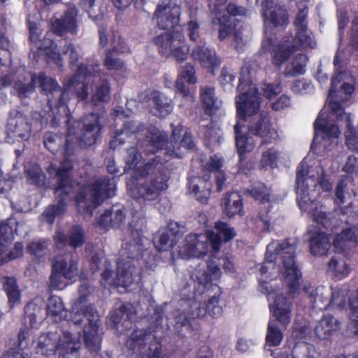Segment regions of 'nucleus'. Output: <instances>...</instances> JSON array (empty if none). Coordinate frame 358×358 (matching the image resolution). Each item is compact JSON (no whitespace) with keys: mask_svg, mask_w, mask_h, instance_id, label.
Instances as JSON below:
<instances>
[{"mask_svg":"<svg viewBox=\"0 0 358 358\" xmlns=\"http://www.w3.org/2000/svg\"><path fill=\"white\" fill-rule=\"evenodd\" d=\"M72 168L71 162L64 160L57 168L53 165L48 167V172L55 175L57 185L55 193L58 198L57 205L49 206L43 213L45 221L52 224L55 217L65 210L66 201L69 199L76 197L80 213L85 210L92 213L94 208L99 206L106 197H112L115 194V182L114 178H103L96 180L93 183L80 188L79 193L76 195L78 185L70 180L69 171Z\"/></svg>","mask_w":358,"mask_h":358,"instance_id":"f257e3e1","label":"nucleus"},{"mask_svg":"<svg viewBox=\"0 0 358 358\" xmlns=\"http://www.w3.org/2000/svg\"><path fill=\"white\" fill-rule=\"evenodd\" d=\"M93 291L88 282L81 283L78 288L79 297L71 308L70 322L83 327L86 347L92 352H97L101 342L99 315L92 305L87 304Z\"/></svg>","mask_w":358,"mask_h":358,"instance_id":"f03ea898","label":"nucleus"},{"mask_svg":"<svg viewBox=\"0 0 358 358\" xmlns=\"http://www.w3.org/2000/svg\"><path fill=\"white\" fill-rule=\"evenodd\" d=\"M137 171L143 177L150 176L131 189L130 194L137 201L141 203L154 201L162 192L168 189L169 170L160 156L150 159L143 166H140Z\"/></svg>","mask_w":358,"mask_h":358,"instance_id":"7ed1b4c3","label":"nucleus"},{"mask_svg":"<svg viewBox=\"0 0 358 358\" xmlns=\"http://www.w3.org/2000/svg\"><path fill=\"white\" fill-rule=\"evenodd\" d=\"M343 127L348 129L345 132L346 143L348 145H355V148L358 150V143H355L357 135L352 125L350 113H319L314 122L315 136L312 147L317 144L318 138L322 140L324 148L332 143H337L341 134L340 129Z\"/></svg>","mask_w":358,"mask_h":358,"instance_id":"20e7f679","label":"nucleus"},{"mask_svg":"<svg viewBox=\"0 0 358 358\" xmlns=\"http://www.w3.org/2000/svg\"><path fill=\"white\" fill-rule=\"evenodd\" d=\"M296 244L286 239L282 243L273 241L266 248L265 258L268 262L278 261L283 272L284 281L289 288L290 294L297 293L302 275L294 260Z\"/></svg>","mask_w":358,"mask_h":358,"instance_id":"39448f33","label":"nucleus"},{"mask_svg":"<svg viewBox=\"0 0 358 358\" xmlns=\"http://www.w3.org/2000/svg\"><path fill=\"white\" fill-rule=\"evenodd\" d=\"M310 167L303 160L299 165L296 171V194L297 202L302 210H308L309 206L315 201L320 194V189L323 191L331 189V185L322 176L315 177L310 174Z\"/></svg>","mask_w":358,"mask_h":358,"instance_id":"423d86ee","label":"nucleus"},{"mask_svg":"<svg viewBox=\"0 0 358 358\" xmlns=\"http://www.w3.org/2000/svg\"><path fill=\"white\" fill-rule=\"evenodd\" d=\"M80 343L68 330L61 334H43L38 339L36 353L49 356L57 354L58 358H78Z\"/></svg>","mask_w":358,"mask_h":358,"instance_id":"0eeeda50","label":"nucleus"},{"mask_svg":"<svg viewBox=\"0 0 358 358\" xmlns=\"http://www.w3.org/2000/svg\"><path fill=\"white\" fill-rule=\"evenodd\" d=\"M98 113H87L81 120L74 121L71 123V113L66 115V124H68V134L66 143L73 141L74 136L81 147L92 145L98 138L101 130Z\"/></svg>","mask_w":358,"mask_h":358,"instance_id":"6e6552de","label":"nucleus"},{"mask_svg":"<svg viewBox=\"0 0 358 358\" xmlns=\"http://www.w3.org/2000/svg\"><path fill=\"white\" fill-rule=\"evenodd\" d=\"M153 42L162 56L173 57L178 62L185 61L191 53L189 46L180 31L164 32L154 38Z\"/></svg>","mask_w":358,"mask_h":358,"instance_id":"1a4fd4ad","label":"nucleus"},{"mask_svg":"<svg viewBox=\"0 0 358 358\" xmlns=\"http://www.w3.org/2000/svg\"><path fill=\"white\" fill-rule=\"evenodd\" d=\"M180 132L181 127L180 125L173 129L171 145H168L167 134L160 131L156 127L150 126L145 130V139L141 142V146L143 148V151L148 154H153L158 150L162 149L164 146H166L165 153L167 155L180 157L176 150L178 149L177 141L180 137Z\"/></svg>","mask_w":358,"mask_h":358,"instance_id":"9d476101","label":"nucleus"},{"mask_svg":"<svg viewBox=\"0 0 358 358\" xmlns=\"http://www.w3.org/2000/svg\"><path fill=\"white\" fill-rule=\"evenodd\" d=\"M145 222L144 218L134 215L132 221L129 223V235L126 238L125 243L120 251V257L118 260L134 263L139 257L148 255L141 237Z\"/></svg>","mask_w":358,"mask_h":358,"instance_id":"9b49d317","label":"nucleus"},{"mask_svg":"<svg viewBox=\"0 0 358 358\" xmlns=\"http://www.w3.org/2000/svg\"><path fill=\"white\" fill-rule=\"evenodd\" d=\"M127 347L143 357L156 358L160 353L161 345L150 329H136L129 336Z\"/></svg>","mask_w":358,"mask_h":358,"instance_id":"f8f14e48","label":"nucleus"},{"mask_svg":"<svg viewBox=\"0 0 358 358\" xmlns=\"http://www.w3.org/2000/svg\"><path fill=\"white\" fill-rule=\"evenodd\" d=\"M216 20L220 26L219 29L218 37L220 41H223L231 34H232L236 29L240 20L238 17H243L246 15V8L242 6H238L234 3H229L223 13L216 11Z\"/></svg>","mask_w":358,"mask_h":358,"instance_id":"ddd939ff","label":"nucleus"},{"mask_svg":"<svg viewBox=\"0 0 358 358\" xmlns=\"http://www.w3.org/2000/svg\"><path fill=\"white\" fill-rule=\"evenodd\" d=\"M236 117L242 119V124L247 127L248 130L252 134L260 137L274 138L276 131L270 122L266 115L262 113H237Z\"/></svg>","mask_w":358,"mask_h":358,"instance_id":"4468645a","label":"nucleus"},{"mask_svg":"<svg viewBox=\"0 0 358 358\" xmlns=\"http://www.w3.org/2000/svg\"><path fill=\"white\" fill-rule=\"evenodd\" d=\"M208 303L203 306H197L195 311H192L188 315L185 313L180 314L176 318L177 328L180 327L187 330L190 329V320L198 317H203L207 313L213 317H217L222 315V309L219 305L220 294L208 296Z\"/></svg>","mask_w":358,"mask_h":358,"instance_id":"2eb2a0df","label":"nucleus"},{"mask_svg":"<svg viewBox=\"0 0 358 358\" xmlns=\"http://www.w3.org/2000/svg\"><path fill=\"white\" fill-rule=\"evenodd\" d=\"M39 84L41 93L46 95H53L55 93L58 94V98H48V104L50 108L55 107L59 109L63 106H67L66 98L67 93L65 90L61 88L57 80L50 76H47L45 72H40L36 76V84Z\"/></svg>","mask_w":358,"mask_h":358,"instance_id":"dca6fc26","label":"nucleus"},{"mask_svg":"<svg viewBox=\"0 0 358 358\" xmlns=\"http://www.w3.org/2000/svg\"><path fill=\"white\" fill-rule=\"evenodd\" d=\"M181 8L177 0H170L165 5H158L153 17L157 20L159 29L169 30L174 29L179 24Z\"/></svg>","mask_w":358,"mask_h":358,"instance_id":"f3484780","label":"nucleus"},{"mask_svg":"<svg viewBox=\"0 0 358 358\" xmlns=\"http://www.w3.org/2000/svg\"><path fill=\"white\" fill-rule=\"evenodd\" d=\"M195 67L190 63L186 64L180 69L176 81V94L180 96L184 101L192 103L194 101V94L189 89V85L196 83Z\"/></svg>","mask_w":358,"mask_h":358,"instance_id":"a211bd4d","label":"nucleus"},{"mask_svg":"<svg viewBox=\"0 0 358 358\" xmlns=\"http://www.w3.org/2000/svg\"><path fill=\"white\" fill-rule=\"evenodd\" d=\"M208 236L205 234H190L187 235L178 254L182 259L200 257L207 253Z\"/></svg>","mask_w":358,"mask_h":358,"instance_id":"6ab92c4d","label":"nucleus"},{"mask_svg":"<svg viewBox=\"0 0 358 358\" xmlns=\"http://www.w3.org/2000/svg\"><path fill=\"white\" fill-rule=\"evenodd\" d=\"M78 10L75 6L69 7L63 16L52 22V32L62 36L67 33L76 34Z\"/></svg>","mask_w":358,"mask_h":358,"instance_id":"aec40b11","label":"nucleus"},{"mask_svg":"<svg viewBox=\"0 0 358 358\" xmlns=\"http://www.w3.org/2000/svg\"><path fill=\"white\" fill-rule=\"evenodd\" d=\"M190 57L194 61H198L201 66L213 72L221 63L214 49L210 48L205 44L197 45L192 50Z\"/></svg>","mask_w":358,"mask_h":358,"instance_id":"412c9836","label":"nucleus"},{"mask_svg":"<svg viewBox=\"0 0 358 358\" xmlns=\"http://www.w3.org/2000/svg\"><path fill=\"white\" fill-rule=\"evenodd\" d=\"M30 126L24 117L21 114L16 113L8 120L6 141L10 143H13L16 138L27 140L30 136Z\"/></svg>","mask_w":358,"mask_h":358,"instance_id":"4be33fe9","label":"nucleus"},{"mask_svg":"<svg viewBox=\"0 0 358 358\" xmlns=\"http://www.w3.org/2000/svg\"><path fill=\"white\" fill-rule=\"evenodd\" d=\"M273 300L271 310L275 320L282 326H287L291 320L292 303L282 294H275L272 296Z\"/></svg>","mask_w":358,"mask_h":358,"instance_id":"5701e85b","label":"nucleus"},{"mask_svg":"<svg viewBox=\"0 0 358 358\" xmlns=\"http://www.w3.org/2000/svg\"><path fill=\"white\" fill-rule=\"evenodd\" d=\"M216 232L210 231L207 232L208 241L215 252L219 251L222 242H227L236 236L235 229L224 222H217L215 224Z\"/></svg>","mask_w":358,"mask_h":358,"instance_id":"b1692460","label":"nucleus"},{"mask_svg":"<svg viewBox=\"0 0 358 358\" xmlns=\"http://www.w3.org/2000/svg\"><path fill=\"white\" fill-rule=\"evenodd\" d=\"M55 242L59 248L67 245L73 248H80L85 243L84 230L78 225L72 227L69 235L64 234L61 230H57L55 236Z\"/></svg>","mask_w":358,"mask_h":358,"instance_id":"393cba45","label":"nucleus"},{"mask_svg":"<svg viewBox=\"0 0 358 358\" xmlns=\"http://www.w3.org/2000/svg\"><path fill=\"white\" fill-rule=\"evenodd\" d=\"M209 178L208 175H204L202 178L192 177L188 181L189 191L193 193L196 199L203 203H206L210 196L212 185L208 182Z\"/></svg>","mask_w":358,"mask_h":358,"instance_id":"a878e982","label":"nucleus"},{"mask_svg":"<svg viewBox=\"0 0 358 358\" xmlns=\"http://www.w3.org/2000/svg\"><path fill=\"white\" fill-rule=\"evenodd\" d=\"M115 286L129 287L137 277L135 264L131 262L117 260Z\"/></svg>","mask_w":358,"mask_h":358,"instance_id":"bb28decb","label":"nucleus"},{"mask_svg":"<svg viewBox=\"0 0 358 358\" xmlns=\"http://www.w3.org/2000/svg\"><path fill=\"white\" fill-rule=\"evenodd\" d=\"M220 206L223 214L228 217H232L236 215H242L243 200L241 196L236 192L224 194Z\"/></svg>","mask_w":358,"mask_h":358,"instance_id":"cd10ccee","label":"nucleus"},{"mask_svg":"<svg viewBox=\"0 0 358 358\" xmlns=\"http://www.w3.org/2000/svg\"><path fill=\"white\" fill-rule=\"evenodd\" d=\"M52 267L63 273L66 280H71L78 275V257L71 254L57 257Z\"/></svg>","mask_w":358,"mask_h":358,"instance_id":"c85d7f7f","label":"nucleus"},{"mask_svg":"<svg viewBox=\"0 0 358 358\" xmlns=\"http://www.w3.org/2000/svg\"><path fill=\"white\" fill-rule=\"evenodd\" d=\"M242 121V119L236 117V124L234 126L236 147L240 160L243 159L245 153L250 152L254 149L255 144L252 138L248 137L241 131V129L245 127Z\"/></svg>","mask_w":358,"mask_h":358,"instance_id":"c756f323","label":"nucleus"},{"mask_svg":"<svg viewBox=\"0 0 358 358\" xmlns=\"http://www.w3.org/2000/svg\"><path fill=\"white\" fill-rule=\"evenodd\" d=\"M199 99L204 112H217L222 108V101L216 96L215 88L213 87H201Z\"/></svg>","mask_w":358,"mask_h":358,"instance_id":"7c9ffc66","label":"nucleus"},{"mask_svg":"<svg viewBox=\"0 0 358 358\" xmlns=\"http://www.w3.org/2000/svg\"><path fill=\"white\" fill-rule=\"evenodd\" d=\"M340 327V322L332 315L324 316L319 320L315 328V336L320 339H327Z\"/></svg>","mask_w":358,"mask_h":358,"instance_id":"2f4dec72","label":"nucleus"},{"mask_svg":"<svg viewBox=\"0 0 358 358\" xmlns=\"http://www.w3.org/2000/svg\"><path fill=\"white\" fill-rule=\"evenodd\" d=\"M303 291L310 298L313 308L319 309L330 308V304H328L329 301L328 292H326L325 296L323 287L315 289L310 285H305L303 287Z\"/></svg>","mask_w":358,"mask_h":358,"instance_id":"473e14b6","label":"nucleus"},{"mask_svg":"<svg viewBox=\"0 0 358 358\" xmlns=\"http://www.w3.org/2000/svg\"><path fill=\"white\" fill-rule=\"evenodd\" d=\"M3 289L6 294L10 308L18 306L21 302V291L13 277L3 276L1 278Z\"/></svg>","mask_w":358,"mask_h":358,"instance_id":"72a5a7b5","label":"nucleus"},{"mask_svg":"<svg viewBox=\"0 0 358 358\" xmlns=\"http://www.w3.org/2000/svg\"><path fill=\"white\" fill-rule=\"evenodd\" d=\"M358 241V228L355 226L343 229L338 234L333 241L334 248L338 252H343L350 243Z\"/></svg>","mask_w":358,"mask_h":358,"instance_id":"f704fd0d","label":"nucleus"},{"mask_svg":"<svg viewBox=\"0 0 358 358\" xmlns=\"http://www.w3.org/2000/svg\"><path fill=\"white\" fill-rule=\"evenodd\" d=\"M221 271L217 264L208 263V270L201 272L196 270L191 275V278L194 282H197L199 285L206 287L210 282L220 278Z\"/></svg>","mask_w":358,"mask_h":358,"instance_id":"c9c22d12","label":"nucleus"},{"mask_svg":"<svg viewBox=\"0 0 358 358\" xmlns=\"http://www.w3.org/2000/svg\"><path fill=\"white\" fill-rule=\"evenodd\" d=\"M296 51V47L294 44L287 45L285 43H279L271 52L272 64L278 68L286 62Z\"/></svg>","mask_w":358,"mask_h":358,"instance_id":"e433bc0d","label":"nucleus"},{"mask_svg":"<svg viewBox=\"0 0 358 358\" xmlns=\"http://www.w3.org/2000/svg\"><path fill=\"white\" fill-rule=\"evenodd\" d=\"M261 99L248 92L241 94L236 101V112H259Z\"/></svg>","mask_w":358,"mask_h":358,"instance_id":"4c0bfd02","label":"nucleus"},{"mask_svg":"<svg viewBox=\"0 0 358 358\" xmlns=\"http://www.w3.org/2000/svg\"><path fill=\"white\" fill-rule=\"evenodd\" d=\"M136 313L134 306L131 303H126L114 310L110 317L115 325L122 323V327L128 328L129 324L134 320Z\"/></svg>","mask_w":358,"mask_h":358,"instance_id":"58836bf2","label":"nucleus"},{"mask_svg":"<svg viewBox=\"0 0 358 358\" xmlns=\"http://www.w3.org/2000/svg\"><path fill=\"white\" fill-rule=\"evenodd\" d=\"M125 221V214L124 209L113 206L111 210L106 211L102 214L99 220V224L106 228L108 226L113 227H119Z\"/></svg>","mask_w":358,"mask_h":358,"instance_id":"ea45409f","label":"nucleus"},{"mask_svg":"<svg viewBox=\"0 0 358 358\" xmlns=\"http://www.w3.org/2000/svg\"><path fill=\"white\" fill-rule=\"evenodd\" d=\"M148 101L151 102L158 112H171L173 102L172 99L164 93L152 90L148 92Z\"/></svg>","mask_w":358,"mask_h":358,"instance_id":"a19ab883","label":"nucleus"},{"mask_svg":"<svg viewBox=\"0 0 358 358\" xmlns=\"http://www.w3.org/2000/svg\"><path fill=\"white\" fill-rule=\"evenodd\" d=\"M310 251L315 256H322L327 253L331 247L330 240L324 232L315 234L310 239Z\"/></svg>","mask_w":358,"mask_h":358,"instance_id":"79ce46f5","label":"nucleus"},{"mask_svg":"<svg viewBox=\"0 0 358 358\" xmlns=\"http://www.w3.org/2000/svg\"><path fill=\"white\" fill-rule=\"evenodd\" d=\"M47 313L56 322L61 321L67 315V311L61 298L51 296L48 301Z\"/></svg>","mask_w":358,"mask_h":358,"instance_id":"37998d69","label":"nucleus"},{"mask_svg":"<svg viewBox=\"0 0 358 358\" xmlns=\"http://www.w3.org/2000/svg\"><path fill=\"white\" fill-rule=\"evenodd\" d=\"M350 309L349 330L354 335L358 334V289L348 297Z\"/></svg>","mask_w":358,"mask_h":358,"instance_id":"c03bdc74","label":"nucleus"},{"mask_svg":"<svg viewBox=\"0 0 358 358\" xmlns=\"http://www.w3.org/2000/svg\"><path fill=\"white\" fill-rule=\"evenodd\" d=\"M41 309L35 303H29L24 308V322L31 328H38L42 322Z\"/></svg>","mask_w":358,"mask_h":358,"instance_id":"a18cd8bd","label":"nucleus"},{"mask_svg":"<svg viewBox=\"0 0 358 358\" xmlns=\"http://www.w3.org/2000/svg\"><path fill=\"white\" fill-rule=\"evenodd\" d=\"M27 181L29 184L36 186H42L45 181V175L41 168L36 164L27 166L25 167Z\"/></svg>","mask_w":358,"mask_h":358,"instance_id":"49530a36","label":"nucleus"},{"mask_svg":"<svg viewBox=\"0 0 358 358\" xmlns=\"http://www.w3.org/2000/svg\"><path fill=\"white\" fill-rule=\"evenodd\" d=\"M267 20L274 27H281L285 29L289 23V15L287 11L282 7H275L271 11Z\"/></svg>","mask_w":358,"mask_h":358,"instance_id":"de8ad7c7","label":"nucleus"},{"mask_svg":"<svg viewBox=\"0 0 358 358\" xmlns=\"http://www.w3.org/2000/svg\"><path fill=\"white\" fill-rule=\"evenodd\" d=\"M91 99L95 106L110 99V85L108 80H103L98 85Z\"/></svg>","mask_w":358,"mask_h":358,"instance_id":"09e8293b","label":"nucleus"},{"mask_svg":"<svg viewBox=\"0 0 358 358\" xmlns=\"http://www.w3.org/2000/svg\"><path fill=\"white\" fill-rule=\"evenodd\" d=\"M168 232L163 229L159 230L158 234L155 236L154 245L157 250H168L176 243L175 238L171 236Z\"/></svg>","mask_w":358,"mask_h":358,"instance_id":"8fccbe9b","label":"nucleus"},{"mask_svg":"<svg viewBox=\"0 0 358 358\" xmlns=\"http://www.w3.org/2000/svg\"><path fill=\"white\" fill-rule=\"evenodd\" d=\"M282 338V332L275 321H269L266 336V344L269 346H278L280 344Z\"/></svg>","mask_w":358,"mask_h":358,"instance_id":"3c124183","label":"nucleus"},{"mask_svg":"<svg viewBox=\"0 0 358 358\" xmlns=\"http://www.w3.org/2000/svg\"><path fill=\"white\" fill-rule=\"evenodd\" d=\"M352 182V179L350 176L343 177L337 184L336 188V203L343 204L346 201V199L350 196L348 191V185Z\"/></svg>","mask_w":358,"mask_h":358,"instance_id":"603ef678","label":"nucleus"},{"mask_svg":"<svg viewBox=\"0 0 358 358\" xmlns=\"http://www.w3.org/2000/svg\"><path fill=\"white\" fill-rule=\"evenodd\" d=\"M118 51L119 50L116 47L106 51L103 65L108 70L118 71L124 68V62L115 57Z\"/></svg>","mask_w":358,"mask_h":358,"instance_id":"864d4df0","label":"nucleus"},{"mask_svg":"<svg viewBox=\"0 0 358 358\" xmlns=\"http://www.w3.org/2000/svg\"><path fill=\"white\" fill-rule=\"evenodd\" d=\"M348 295V289L346 287L334 289L331 292V297L329 303L330 308L337 307L343 308L346 306V298Z\"/></svg>","mask_w":358,"mask_h":358,"instance_id":"5fc2aeb1","label":"nucleus"},{"mask_svg":"<svg viewBox=\"0 0 358 358\" xmlns=\"http://www.w3.org/2000/svg\"><path fill=\"white\" fill-rule=\"evenodd\" d=\"M36 85V75L33 73L29 83H24L21 80H17L15 83L14 88L17 91L18 96L20 99L25 98L29 94L33 92Z\"/></svg>","mask_w":358,"mask_h":358,"instance_id":"6e6d98bb","label":"nucleus"},{"mask_svg":"<svg viewBox=\"0 0 358 358\" xmlns=\"http://www.w3.org/2000/svg\"><path fill=\"white\" fill-rule=\"evenodd\" d=\"M329 268L338 278L345 277L350 272L345 261L337 256L331 258L329 263Z\"/></svg>","mask_w":358,"mask_h":358,"instance_id":"4d7b16f0","label":"nucleus"},{"mask_svg":"<svg viewBox=\"0 0 358 358\" xmlns=\"http://www.w3.org/2000/svg\"><path fill=\"white\" fill-rule=\"evenodd\" d=\"M248 192L252 197L259 200L262 203L269 201L270 190L262 182H255Z\"/></svg>","mask_w":358,"mask_h":358,"instance_id":"13d9d810","label":"nucleus"},{"mask_svg":"<svg viewBox=\"0 0 358 358\" xmlns=\"http://www.w3.org/2000/svg\"><path fill=\"white\" fill-rule=\"evenodd\" d=\"M29 40L32 43H34L37 48L41 50H45L50 47H51L52 41L48 40L47 41V44H44V43H42L41 40L39 39L40 34L38 33V29L37 27V25L34 22H29Z\"/></svg>","mask_w":358,"mask_h":358,"instance_id":"bf43d9fd","label":"nucleus"},{"mask_svg":"<svg viewBox=\"0 0 358 358\" xmlns=\"http://www.w3.org/2000/svg\"><path fill=\"white\" fill-rule=\"evenodd\" d=\"M315 349L312 345L302 343L296 345L292 351V358H315Z\"/></svg>","mask_w":358,"mask_h":358,"instance_id":"052dcab7","label":"nucleus"},{"mask_svg":"<svg viewBox=\"0 0 358 358\" xmlns=\"http://www.w3.org/2000/svg\"><path fill=\"white\" fill-rule=\"evenodd\" d=\"M293 101L289 96L282 94L271 103V107L275 112L290 110L293 108Z\"/></svg>","mask_w":358,"mask_h":358,"instance_id":"680f3d73","label":"nucleus"},{"mask_svg":"<svg viewBox=\"0 0 358 358\" xmlns=\"http://www.w3.org/2000/svg\"><path fill=\"white\" fill-rule=\"evenodd\" d=\"M307 57L304 54H298L295 56L292 62V69L287 73L291 76L303 75L306 72Z\"/></svg>","mask_w":358,"mask_h":358,"instance_id":"e2e57ef3","label":"nucleus"},{"mask_svg":"<svg viewBox=\"0 0 358 358\" xmlns=\"http://www.w3.org/2000/svg\"><path fill=\"white\" fill-rule=\"evenodd\" d=\"M13 240L12 229L7 224L0 222V256Z\"/></svg>","mask_w":358,"mask_h":358,"instance_id":"0e129e2a","label":"nucleus"},{"mask_svg":"<svg viewBox=\"0 0 358 358\" xmlns=\"http://www.w3.org/2000/svg\"><path fill=\"white\" fill-rule=\"evenodd\" d=\"M295 38L303 48H313L315 45V42L308 33V26L296 29Z\"/></svg>","mask_w":358,"mask_h":358,"instance_id":"69168bd1","label":"nucleus"},{"mask_svg":"<svg viewBox=\"0 0 358 358\" xmlns=\"http://www.w3.org/2000/svg\"><path fill=\"white\" fill-rule=\"evenodd\" d=\"M141 159V155L138 153L136 147H131L127 150V155L124 157L125 169H134L136 167L138 163Z\"/></svg>","mask_w":358,"mask_h":358,"instance_id":"338daca9","label":"nucleus"},{"mask_svg":"<svg viewBox=\"0 0 358 358\" xmlns=\"http://www.w3.org/2000/svg\"><path fill=\"white\" fill-rule=\"evenodd\" d=\"M89 69L86 65H79L75 75L66 83V87L70 89L71 86H74L76 83H80V81H85L89 75Z\"/></svg>","mask_w":358,"mask_h":358,"instance_id":"774afa93","label":"nucleus"}]
</instances>
